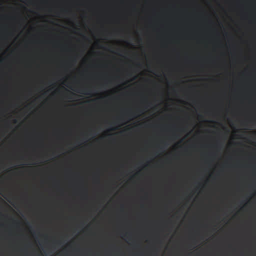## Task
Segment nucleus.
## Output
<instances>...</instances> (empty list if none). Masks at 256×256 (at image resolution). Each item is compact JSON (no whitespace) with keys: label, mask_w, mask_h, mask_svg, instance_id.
Instances as JSON below:
<instances>
[{"label":"nucleus","mask_w":256,"mask_h":256,"mask_svg":"<svg viewBox=\"0 0 256 256\" xmlns=\"http://www.w3.org/2000/svg\"><path fill=\"white\" fill-rule=\"evenodd\" d=\"M128 116H133V114L129 113L128 114Z\"/></svg>","instance_id":"nucleus-2"},{"label":"nucleus","mask_w":256,"mask_h":256,"mask_svg":"<svg viewBox=\"0 0 256 256\" xmlns=\"http://www.w3.org/2000/svg\"><path fill=\"white\" fill-rule=\"evenodd\" d=\"M14 123H16V120H14Z\"/></svg>","instance_id":"nucleus-3"},{"label":"nucleus","mask_w":256,"mask_h":256,"mask_svg":"<svg viewBox=\"0 0 256 256\" xmlns=\"http://www.w3.org/2000/svg\"><path fill=\"white\" fill-rule=\"evenodd\" d=\"M86 90L87 89L84 88L78 90V92L82 94H88V92H86Z\"/></svg>","instance_id":"nucleus-1"}]
</instances>
